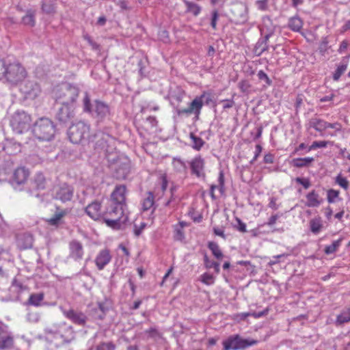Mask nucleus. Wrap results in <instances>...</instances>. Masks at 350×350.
Returning <instances> with one entry per match:
<instances>
[{
	"mask_svg": "<svg viewBox=\"0 0 350 350\" xmlns=\"http://www.w3.org/2000/svg\"><path fill=\"white\" fill-rule=\"evenodd\" d=\"M219 103L223 104L224 109L232 108L235 105V103L232 98L221 100L219 101Z\"/></svg>",
	"mask_w": 350,
	"mask_h": 350,
	"instance_id": "obj_59",
	"label": "nucleus"
},
{
	"mask_svg": "<svg viewBox=\"0 0 350 350\" xmlns=\"http://www.w3.org/2000/svg\"><path fill=\"white\" fill-rule=\"evenodd\" d=\"M233 20L236 24H244L248 19V8L242 3L234 5L232 10Z\"/></svg>",
	"mask_w": 350,
	"mask_h": 350,
	"instance_id": "obj_13",
	"label": "nucleus"
},
{
	"mask_svg": "<svg viewBox=\"0 0 350 350\" xmlns=\"http://www.w3.org/2000/svg\"><path fill=\"white\" fill-rule=\"evenodd\" d=\"M183 2L186 7V12L191 13L195 16L199 15L202 10V8L199 5L187 0H183Z\"/></svg>",
	"mask_w": 350,
	"mask_h": 350,
	"instance_id": "obj_33",
	"label": "nucleus"
},
{
	"mask_svg": "<svg viewBox=\"0 0 350 350\" xmlns=\"http://www.w3.org/2000/svg\"><path fill=\"white\" fill-rule=\"evenodd\" d=\"M25 243L24 244L21 243V241H18V245L21 249L25 250L32 247V237L31 236H25Z\"/></svg>",
	"mask_w": 350,
	"mask_h": 350,
	"instance_id": "obj_52",
	"label": "nucleus"
},
{
	"mask_svg": "<svg viewBox=\"0 0 350 350\" xmlns=\"http://www.w3.org/2000/svg\"><path fill=\"white\" fill-rule=\"evenodd\" d=\"M111 256L108 250H101L95 259V263L99 270H103L104 267L110 262Z\"/></svg>",
	"mask_w": 350,
	"mask_h": 350,
	"instance_id": "obj_22",
	"label": "nucleus"
},
{
	"mask_svg": "<svg viewBox=\"0 0 350 350\" xmlns=\"http://www.w3.org/2000/svg\"><path fill=\"white\" fill-rule=\"evenodd\" d=\"M154 195L152 192L148 193V196L144 198L142 202V208L144 211L150 209L154 205Z\"/></svg>",
	"mask_w": 350,
	"mask_h": 350,
	"instance_id": "obj_45",
	"label": "nucleus"
},
{
	"mask_svg": "<svg viewBox=\"0 0 350 350\" xmlns=\"http://www.w3.org/2000/svg\"><path fill=\"white\" fill-rule=\"evenodd\" d=\"M308 125L310 128L314 129L318 132H323L326 130V121L317 117L310 118Z\"/></svg>",
	"mask_w": 350,
	"mask_h": 350,
	"instance_id": "obj_30",
	"label": "nucleus"
},
{
	"mask_svg": "<svg viewBox=\"0 0 350 350\" xmlns=\"http://www.w3.org/2000/svg\"><path fill=\"white\" fill-rule=\"evenodd\" d=\"M268 312H269V310L267 308H266L265 310H264L261 312H254L252 313H250V312L244 313V314H243V315L245 317H248V316H252L254 318H260L261 317L267 315L268 314Z\"/></svg>",
	"mask_w": 350,
	"mask_h": 350,
	"instance_id": "obj_56",
	"label": "nucleus"
},
{
	"mask_svg": "<svg viewBox=\"0 0 350 350\" xmlns=\"http://www.w3.org/2000/svg\"><path fill=\"white\" fill-rule=\"evenodd\" d=\"M239 88L242 92L248 93L250 92L251 85L250 84L249 81L244 80L239 83Z\"/></svg>",
	"mask_w": 350,
	"mask_h": 350,
	"instance_id": "obj_55",
	"label": "nucleus"
},
{
	"mask_svg": "<svg viewBox=\"0 0 350 350\" xmlns=\"http://www.w3.org/2000/svg\"><path fill=\"white\" fill-rule=\"evenodd\" d=\"M90 126L87 123L79 121L71 125L68 129V137L73 144H80L90 140Z\"/></svg>",
	"mask_w": 350,
	"mask_h": 350,
	"instance_id": "obj_6",
	"label": "nucleus"
},
{
	"mask_svg": "<svg viewBox=\"0 0 350 350\" xmlns=\"http://www.w3.org/2000/svg\"><path fill=\"white\" fill-rule=\"evenodd\" d=\"M85 213L92 219L96 221L103 219L104 211L101 209V203L97 200L89 204L85 208Z\"/></svg>",
	"mask_w": 350,
	"mask_h": 350,
	"instance_id": "obj_14",
	"label": "nucleus"
},
{
	"mask_svg": "<svg viewBox=\"0 0 350 350\" xmlns=\"http://www.w3.org/2000/svg\"><path fill=\"white\" fill-rule=\"evenodd\" d=\"M75 116V109L72 105H62L58 109L55 118L62 124L70 122Z\"/></svg>",
	"mask_w": 350,
	"mask_h": 350,
	"instance_id": "obj_12",
	"label": "nucleus"
},
{
	"mask_svg": "<svg viewBox=\"0 0 350 350\" xmlns=\"http://www.w3.org/2000/svg\"><path fill=\"white\" fill-rule=\"evenodd\" d=\"M68 212L67 208L62 209L59 207H56V211L53 215L47 219L48 224L51 226H58L60 224L62 218L65 217Z\"/></svg>",
	"mask_w": 350,
	"mask_h": 350,
	"instance_id": "obj_24",
	"label": "nucleus"
},
{
	"mask_svg": "<svg viewBox=\"0 0 350 350\" xmlns=\"http://www.w3.org/2000/svg\"><path fill=\"white\" fill-rule=\"evenodd\" d=\"M176 191V187H172L170 188L171 196H170V199L165 202V206H170L171 204L175 201L176 197L174 196V192Z\"/></svg>",
	"mask_w": 350,
	"mask_h": 350,
	"instance_id": "obj_63",
	"label": "nucleus"
},
{
	"mask_svg": "<svg viewBox=\"0 0 350 350\" xmlns=\"http://www.w3.org/2000/svg\"><path fill=\"white\" fill-rule=\"evenodd\" d=\"M69 256L75 260H79L83 256V247L81 242L77 240H72L69 243Z\"/></svg>",
	"mask_w": 350,
	"mask_h": 350,
	"instance_id": "obj_18",
	"label": "nucleus"
},
{
	"mask_svg": "<svg viewBox=\"0 0 350 350\" xmlns=\"http://www.w3.org/2000/svg\"><path fill=\"white\" fill-rule=\"evenodd\" d=\"M43 293H33L29 296V299L27 301V304L34 306H41V303L43 301Z\"/></svg>",
	"mask_w": 350,
	"mask_h": 350,
	"instance_id": "obj_36",
	"label": "nucleus"
},
{
	"mask_svg": "<svg viewBox=\"0 0 350 350\" xmlns=\"http://www.w3.org/2000/svg\"><path fill=\"white\" fill-rule=\"evenodd\" d=\"M115 142L113 143H109L105 148L103 149L104 154L109 162L115 163L117 161L118 154L116 152V148L114 146Z\"/></svg>",
	"mask_w": 350,
	"mask_h": 350,
	"instance_id": "obj_27",
	"label": "nucleus"
},
{
	"mask_svg": "<svg viewBox=\"0 0 350 350\" xmlns=\"http://www.w3.org/2000/svg\"><path fill=\"white\" fill-rule=\"evenodd\" d=\"M219 18V14L218 11L217 10H215L212 12V18H211V25L213 27V29H217V21Z\"/></svg>",
	"mask_w": 350,
	"mask_h": 350,
	"instance_id": "obj_60",
	"label": "nucleus"
},
{
	"mask_svg": "<svg viewBox=\"0 0 350 350\" xmlns=\"http://www.w3.org/2000/svg\"><path fill=\"white\" fill-rule=\"evenodd\" d=\"M98 310L100 311L101 314H98V318L100 319H103L106 312L108 310V308L105 306L104 303H98Z\"/></svg>",
	"mask_w": 350,
	"mask_h": 350,
	"instance_id": "obj_62",
	"label": "nucleus"
},
{
	"mask_svg": "<svg viewBox=\"0 0 350 350\" xmlns=\"http://www.w3.org/2000/svg\"><path fill=\"white\" fill-rule=\"evenodd\" d=\"M22 22L25 25L33 27L36 23L35 12L31 10H28L26 15L23 17Z\"/></svg>",
	"mask_w": 350,
	"mask_h": 350,
	"instance_id": "obj_40",
	"label": "nucleus"
},
{
	"mask_svg": "<svg viewBox=\"0 0 350 350\" xmlns=\"http://www.w3.org/2000/svg\"><path fill=\"white\" fill-rule=\"evenodd\" d=\"M116 345L113 342H102L99 343L96 347V350H115Z\"/></svg>",
	"mask_w": 350,
	"mask_h": 350,
	"instance_id": "obj_47",
	"label": "nucleus"
},
{
	"mask_svg": "<svg viewBox=\"0 0 350 350\" xmlns=\"http://www.w3.org/2000/svg\"><path fill=\"white\" fill-rule=\"evenodd\" d=\"M350 322V308L344 309L336 317V324L341 325Z\"/></svg>",
	"mask_w": 350,
	"mask_h": 350,
	"instance_id": "obj_34",
	"label": "nucleus"
},
{
	"mask_svg": "<svg viewBox=\"0 0 350 350\" xmlns=\"http://www.w3.org/2000/svg\"><path fill=\"white\" fill-rule=\"evenodd\" d=\"M314 160L313 157L297 158L292 160L291 164L296 167H304L308 166Z\"/></svg>",
	"mask_w": 350,
	"mask_h": 350,
	"instance_id": "obj_35",
	"label": "nucleus"
},
{
	"mask_svg": "<svg viewBox=\"0 0 350 350\" xmlns=\"http://www.w3.org/2000/svg\"><path fill=\"white\" fill-rule=\"evenodd\" d=\"M322 228L323 224L321 218H314L310 221V228L312 233L318 234Z\"/></svg>",
	"mask_w": 350,
	"mask_h": 350,
	"instance_id": "obj_39",
	"label": "nucleus"
},
{
	"mask_svg": "<svg viewBox=\"0 0 350 350\" xmlns=\"http://www.w3.org/2000/svg\"><path fill=\"white\" fill-rule=\"evenodd\" d=\"M201 281L206 285H211L214 283V278L211 274L205 273L201 275Z\"/></svg>",
	"mask_w": 350,
	"mask_h": 350,
	"instance_id": "obj_54",
	"label": "nucleus"
},
{
	"mask_svg": "<svg viewBox=\"0 0 350 350\" xmlns=\"http://www.w3.org/2000/svg\"><path fill=\"white\" fill-rule=\"evenodd\" d=\"M83 111L90 113L98 122H103L110 118L109 107L104 102L98 100H95L94 103H92L88 92L85 93L83 99Z\"/></svg>",
	"mask_w": 350,
	"mask_h": 350,
	"instance_id": "obj_2",
	"label": "nucleus"
},
{
	"mask_svg": "<svg viewBox=\"0 0 350 350\" xmlns=\"http://www.w3.org/2000/svg\"><path fill=\"white\" fill-rule=\"evenodd\" d=\"M46 181L44 176L42 173H38L33 179L32 183V187L33 189L36 191H33L32 189H29V192L30 195L34 196L37 198H40L39 193L37 192L38 190H43L46 188Z\"/></svg>",
	"mask_w": 350,
	"mask_h": 350,
	"instance_id": "obj_19",
	"label": "nucleus"
},
{
	"mask_svg": "<svg viewBox=\"0 0 350 350\" xmlns=\"http://www.w3.org/2000/svg\"><path fill=\"white\" fill-rule=\"evenodd\" d=\"M185 94L183 91H179L176 94L172 95V101L171 103L172 105H175L176 103L179 104L182 100Z\"/></svg>",
	"mask_w": 350,
	"mask_h": 350,
	"instance_id": "obj_50",
	"label": "nucleus"
},
{
	"mask_svg": "<svg viewBox=\"0 0 350 350\" xmlns=\"http://www.w3.org/2000/svg\"><path fill=\"white\" fill-rule=\"evenodd\" d=\"M208 247L217 259H221L223 258L224 254L217 243L209 241L208 243Z\"/></svg>",
	"mask_w": 350,
	"mask_h": 350,
	"instance_id": "obj_37",
	"label": "nucleus"
},
{
	"mask_svg": "<svg viewBox=\"0 0 350 350\" xmlns=\"http://www.w3.org/2000/svg\"><path fill=\"white\" fill-rule=\"evenodd\" d=\"M257 77L259 80L264 81L265 82V85H264V87L271 85L272 81L269 79L268 75L263 70H259L258 72Z\"/></svg>",
	"mask_w": 350,
	"mask_h": 350,
	"instance_id": "obj_48",
	"label": "nucleus"
},
{
	"mask_svg": "<svg viewBox=\"0 0 350 350\" xmlns=\"http://www.w3.org/2000/svg\"><path fill=\"white\" fill-rule=\"evenodd\" d=\"M126 188L124 185L117 186L111 193V202L126 206Z\"/></svg>",
	"mask_w": 350,
	"mask_h": 350,
	"instance_id": "obj_20",
	"label": "nucleus"
},
{
	"mask_svg": "<svg viewBox=\"0 0 350 350\" xmlns=\"http://www.w3.org/2000/svg\"><path fill=\"white\" fill-rule=\"evenodd\" d=\"M339 195V191L334 190L333 189L327 191V201L329 203H333L335 201V198H337Z\"/></svg>",
	"mask_w": 350,
	"mask_h": 350,
	"instance_id": "obj_53",
	"label": "nucleus"
},
{
	"mask_svg": "<svg viewBox=\"0 0 350 350\" xmlns=\"http://www.w3.org/2000/svg\"><path fill=\"white\" fill-rule=\"evenodd\" d=\"M27 75L25 69L19 63L10 64L5 66V77L12 83L23 81Z\"/></svg>",
	"mask_w": 350,
	"mask_h": 350,
	"instance_id": "obj_9",
	"label": "nucleus"
},
{
	"mask_svg": "<svg viewBox=\"0 0 350 350\" xmlns=\"http://www.w3.org/2000/svg\"><path fill=\"white\" fill-rule=\"evenodd\" d=\"M13 345V338L3 327H0V349L10 348Z\"/></svg>",
	"mask_w": 350,
	"mask_h": 350,
	"instance_id": "obj_25",
	"label": "nucleus"
},
{
	"mask_svg": "<svg viewBox=\"0 0 350 350\" xmlns=\"http://www.w3.org/2000/svg\"><path fill=\"white\" fill-rule=\"evenodd\" d=\"M74 189L67 183H60L54 186L52 190L53 198L65 203L70 201L73 197Z\"/></svg>",
	"mask_w": 350,
	"mask_h": 350,
	"instance_id": "obj_10",
	"label": "nucleus"
},
{
	"mask_svg": "<svg viewBox=\"0 0 350 350\" xmlns=\"http://www.w3.org/2000/svg\"><path fill=\"white\" fill-rule=\"evenodd\" d=\"M55 125L48 118H40L33 124V135L40 141L51 140L55 136Z\"/></svg>",
	"mask_w": 350,
	"mask_h": 350,
	"instance_id": "obj_3",
	"label": "nucleus"
},
{
	"mask_svg": "<svg viewBox=\"0 0 350 350\" xmlns=\"http://www.w3.org/2000/svg\"><path fill=\"white\" fill-rule=\"evenodd\" d=\"M10 124L16 133L22 134L29 131L31 118L25 111L18 110L12 115Z\"/></svg>",
	"mask_w": 350,
	"mask_h": 350,
	"instance_id": "obj_5",
	"label": "nucleus"
},
{
	"mask_svg": "<svg viewBox=\"0 0 350 350\" xmlns=\"http://www.w3.org/2000/svg\"><path fill=\"white\" fill-rule=\"evenodd\" d=\"M29 176L27 169L24 167L16 168L12 175L11 183L14 187L24 184Z\"/></svg>",
	"mask_w": 350,
	"mask_h": 350,
	"instance_id": "obj_16",
	"label": "nucleus"
},
{
	"mask_svg": "<svg viewBox=\"0 0 350 350\" xmlns=\"http://www.w3.org/2000/svg\"><path fill=\"white\" fill-rule=\"evenodd\" d=\"M79 93V90L77 87L70 84H64L56 91L55 100L62 105H72L76 101Z\"/></svg>",
	"mask_w": 350,
	"mask_h": 350,
	"instance_id": "obj_7",
	"label": "nucleus"
},
{
	"mask_svg": "<svg viewBox=\"0 0 350 350\" xmlns=\"http://www.w3.org/2000/svg\"><path fill=\"white\" fill-rule=\"evenodd\" d=\"M349 62V57H345L342 58V61L340 62V64L337 66V68L333 73V79L334 81H338L340 78V77L345 73L347 68Z\"/></svg>",
	"mask_w": 350,
	"mask_h": 350,
	"instance_id": "obj_29",
	"label": "nucleus"
},
{
	"mask_svg": "<svg viewBox=\"0 0 350 350\" xmlns=\"http://www.w3.org/2000/svg\"><path fill=\"white\" fill-rule=\"evenodd\" d=\"M257 343V340L245 339L236 334L230 336L223 341L224 350H240L246 349Z\"/></svg>",
	"mask_w": 350,
	"mask_h": 350,
	"instance_id": "obj_8",
	"label": "nucleus"
},
{
	"mask_svg": "<svg viewBox=\"0 0 350 350\" xmlns=\"http://www.w3.org/2000/svg\"><path fill=\"white\" fill-rule=\"evenodd\" d=\"M328 144L326 141H314L311 146L308 148V151L314 150L317 148H325Z\"/></svg>",
	"mask_w": 350,
	"mask_h": 350,
	"instance_id": "obj_51",
	"label": "nucleus"
},
{
	"mask_svg": "<svg viewBox=\"0 0 350 350\" xmlns=\"http://www.w3.org/2000/svg\"><path fill=\"white\" fill-rule=\"evenodd\" d=\"M63 324L65 328L59 333L58 338L62 339V343H69L75 339V332L71 326L67 325L65 323Z\"/></svg>",
	"mask_w": 350,
	"mask_h": 350,
	"instance_id": "obj_26",
	"label": "nucleus"
},
{
	"mask_svg": "<svg viewBox=\"0 0 350 350\" xmlns=\"http://www.w3.org/2000/svg\"><path fill=\"white\" fill-rule=\"evenodd\" d=\"M190 138L193 142L192 148L196 150H200L205 144L202 138L196 136L193 133H190Z\"/></svg>",
	"mask_w": 350,
	"mask_h": 350,
	"instance_id": "obj_44",
	"label": "nucleus"
},
{
	"mask_svg": "<svg viewBox=\"0 0 350 350\" xmlns=\"http://www.w3.org/2000/svg\"><path fill=\"white\" fill-rule=\"evenodd\" d=\"M297 183L301 185L305 189H308L311 184L308 178L297 177L295 178Z\"/></svg>",
	"mask_w": 350,
	"mask_h": 350,
	"instance_id": "obj_57",
	"label": "nucleus"
},
{
	"mask_svg": "<svg viewBox=\"0 0 350 350\" xmlns=\"http://www.w3.org/2000/svg\"><path fill=\"white\" fill-rule=\"evenodd\" d=\"M41 9L42 11L46 14H54L55 12V1L42 0Z\"/></svg>",
	"mask_w": 350,
	"mask_h": 350,
	"instance_id": "obj_32",
	"label": "nucleus"
},
{
	"mask_svg": "<svg viewBox=\"0 0 350 350\" xmlns=\"http://www.w3.org/2000/svg\"><path fill=\"white\" fill-rule=\"evenodd\" d=\"M237 224H234V228H236L239 231L241 232H246V225L243 223L239 218H236Z\"/></svg>",
	"mask_w": 350,
	"mask_h": 350,
	"instance_id": "obj_58",
	"label": "nucleus"
},
{
	"mask_svg": "<svg viewBox=\"0 0 350 350\" xmlns=\"http://www.w3.org/2000/svg\"><path fill=\"white\" fill-rule=\"evenodd\" d=\"M144 334L147 336V338H151L155 342L162 338L161 334L155 327H150L145 330Z\"/></svg>",
	"mask_w": 350,
	"mask_h": 350,
	"instance_id": "obj_38",
	"label": "nucleus"
},
{
	"mask_svg": "<svg viewBox=\"0 0 350 350\" xmlns=\"http://www.w3.org/2000/svg\"><path fill=\"white\" fill-rule=\"evenodd\" d=\"M342 240V238L339 239L336 241H333V243L331 245H327L324 250L325 254L327 255H329L336 252L340 246Z\"/></svg>",
	"mask_w": 350,
	"mask_h": 350,
	"instance_id": "obj_42",
	"label": "nucleus"
},
{
	"mask_svg": "<svg viewBox=\"0 0 350 350\" xmlns=\"http://www.w3.org/2000/svg\"><path fill=\"white\" fill-rule=\"evenodd\" d=\"M262 152V147L260 145L258 144L256 146V151L254 158L251 160L250 163L253 164L255 161L258 159L259 157L260 152Z\"/></svg>",
	"mask_w": 350,
	"mask_h": 350,
	"instance_id": "obj_64",
	"label": "nucleus"
},
{
	"mask_svg": "<svg viewBox=\"0 0 350 350\" xmlns=\"http://www.w3.org/2000/svg\"><path fill=\"white\" fill-rule=\"evenodd\" d=\"M117 166L115 168L116 176L118 179H125L131 171V162L127 158L122 161H116Z\"/></svg>",
	"mask_w": 350,
	"mask_h": 350,
	"instance_id": "obj_17",
	"label": "nucleus"
},
{
	"mask_svg": "<svg viewBox=\"0 0 350 350\" xmlns=\"http://www.w3.org/2000/svg\"><path fill=\"white\" fill-rule=\"evenodd\" d=\"M64 315L70 320L72 323L83 326L85 325L86 321H87V317L86 315L79 311H76L75 310L70 309V310H62Z\"/></svg>",
	"mask_w": 350,
	"mask_h": 350,
	"instance_id": "obj_15",
	"label": "nucleus"
},
{
	"mask_svg": "<svg viewBox=\"0 0 350 350\" xmlns=\"http://www.w3.org/2000/svg\"><path fill=\"white\" fill-rule=\"evenodd\" d=\"M125 208L124 206L110 202L104 211L103 220L105 224L113 229L121 228L128 221Z\"/></svg>",
	"mask_w": 350,
	"mask_h": 350,
	"instance_id": "obj_1",
	"label": "nucleus"
},
{
	"mask_svg": "<svg viewBox=\"0 0 350 350\" xmlns=\"http://www.w3.org/2000/svg\"><path fill=\"white\" fill-rule=\"evenodd\" d=\"M94 137L96 138L95 148L97 150H103V149L105 148L109 143L113 142V138L103 133H98Z\"/></svg>",
	"mask_w": 350,
	"mask_h": 350,
	"instance_id": "obj_23",
	"label": "nucleus"
},
{
	"mask_svg": "<svg viewBox=\"0 0 350 350\" xmlns=\"http://www.w3.org/2000/svg\"><path fill=\"white\" fill-rule=\"evenodd\" d=\"M218 183L219 185L217 186L212 185L211 186V190L214 191L216 188H218L219 189L220 193L222 194L224 192V176L222 172H219V175L218 177Z\"/></svg>",
	"mask_w": 350,
	"mask_h": 350,
	"instance_id": "obj_46",
	"label": "nucleus"
},
{
	"mask_svg": "<svg viewBox=\"0 0 350 350\" xmlns=\"http://www.w3.org/2000/svg\"><path fill=\"white\" fill-rule=\"evenodd\" d=\"M302 21L299 17H293L288 22V27L294 31H299L302 27Z\"/></svg>",
	"mask_w": 350,
	"mask_h": 350,
	"instance_id": "obj_41",
	"label": "nucleus"
},
{
	"mask_svg": "<svg viewBox=\"0 0 350 350\" xmlns=\"http://www.w3.org/2000/svg\"><path fill=\"white\" fill-rule=\"evenodd\" d=\"M268 2L269 0H258L256 1V4L259 10L265 11L268 8Z\"/></svg>",
	"mask_w": 350,
	"mask_h": 350,
	"instance_id": "obj_61",
	"label": "nucleus"
},
{
	"mask_svg": "<svg viewBox=\"0 0 350 350\" xmlns=\"http://www.w3.org/2000/svg\"><path fill=\"white\" fill-rule=\"evenodd\" d=\"M20 91L26 99L33 100L41 93V88L36 80L27 79L20 85Z\"/></svg>",
	"mask_w": 350,
	"mask_h": 350,
	"instance_id": "obj_11",
	"label": "nucleus"
},
{
	"mask_svg": "<svg viewBox=\"0 0 350 350\" xmlns=\"http://www.w3.org/2000/svg\"><path fill=\"white\" fill-rule=\"evenodd\" d=\"M336 183L345 190L349 188V181L345 177H342L340 174L336 176Z\"/></svg>",
	"mask_w": 350,
	"mask_h": 350,
	"instance_id": "obj_49",
	"label": "nucleus"
},
{
	"mask_svg": "<svg viewBox=\"0 0 350 350\" xmlns=\"http://www.w3.org/2000/svg\"><path fill=\"white\" fill-rule=\"evenodd\" d=\"M191 174L197 177H204V160L200 156L195 157L190 163Z\"/></svg>",
	"mask_w": 350,
	"mask_h": 350,
	"instance_id": "obj_21",
	"label": "nucleus"
},
{
	"mask_svg": "<svg viewBox=\"0 0 350 350\" xmlns=\"http://www.w3.org/2000/svg\"><path fill=\"white\" fill-rule=\"evenodd\" d=\"M203 99L205 100V104L209 105L212 101L211 93L204 92L200 96H196L189 104L187 108L180 109L178 105L175 107L178 116L186 114L187 116L194 114L198 119L203 106Z\"/></svg>",
	"mask_w": 350,
	"mask_h": 350,
	"instance_id": "obj_4",
	"label": "nucleus"
},
{
	"mask_svg": "<svg viewBox=\"0 0 350 350\" xmlns=\"http://www.w3.org/2000/svg\"><path fill=\"white\" fill-rule=\"evenodd\" d=\"M306 206L308 207H317L321 203L319 194L314 190H312L306 195Z\"/></svg>",
	"mask_w": 350,
	"mask_h": 350,
	"instance_id": "obj_31",
	"label": "nucleus"
},
{
	"mask_svg": "<svg viewBox=\"0 0 350 350\" xmlns=\"http://www.w3.org/2000/svg\"><path fill=\"white\" fill-rule=\"evenodd\" d=\"M65 328L62 323H55L51 325L47 326L44 329V333L46 335H50L55 338H58L59 333L62 332Z\"/></svg>",
	"mask_w": 350,
	"mask_h": 350,
	"instance_id": "obj_28",
	"label": "nucleus"
},
{
	"mask_svg": "<svg viewBox=\"0 0 350 350\" xmlns=\"http://www.w3.org/2000/svg\"><path fill=\"white\" fill-rule=\"evenodd\" d=\"M204 266L207 269H211L213 268L215 269V271L217 273H219V263L213 260H211L206 254H204Z\"/></svg>",
	"mask_w": 350,
	"mask_h": 350,
	"instance_id": "obj_43",
	"label": "nucleus"
}]
</instances>
